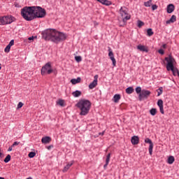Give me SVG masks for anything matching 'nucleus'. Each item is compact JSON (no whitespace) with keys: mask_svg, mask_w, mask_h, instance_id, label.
Returning a JSON list of instances; mask_svg holds the SVG:
<instances>
[{"mask_svg":"<svg viewBox=\"0 0 179 179\" xmlns=\"http://www.w3.org/2000/svg\"><path fill=\"white\" fill-rule=\"evenodd\" d=\"M42 38L45 41H52L58 44V43H62L66 40V34L62 32H59L55 29H48L42 31Z\"/></svg>","mask_w":179,"mask_h":179,"instance_id":"nucleus-1","label":"nucleus"},{"mask_svg":"<svg viewBox=\"0 0 179 179\" xmlns=\"http://www.w3.org/2000/svg\"><path fill=\"white\" fill-rule=\"evenodd\" d=\"M76 107L80 110V115H87L92 107V102L87 99H81L76 104Z\"/></svg>","mask_w":179,"mask_h":179,"instance_id":"nucleus-2","label":"nucleus"},{"mask_svg":"<svg viewBox=\"0 0 179 179\" xmlns=\"http://www.w3.org/2000/svg\"><path fill=\"white\" fill-rule=\"evenodd\" d=\"M34 6H25L21 9V16L27 22H31L34 20Z\"/></svg>","mask_w":179,"mask_h":179,"instance_id":"nucleus-3","label":"nucleus"},{"mask_svg":"<svg viewBox=\"0 0 179 179\" xmlns=\"http://www.w3.org/2000/svg\"><path fill=\"white\" fill-rule=\"evenodd\" d=\"M34 19L45 17V10L40 6H34Z\"/></svg>","mask_w":179,"mask_h":179,"instance_id":"nucleus-4","label":"nucleus"},{"mask_svg":"<svg viewBox=\"0 0 179 179\" xmlns=\"http://www.w3.org/2000/svg\"><path fill=\"white\" fill-rule=\"evenodd\" d=\"M15 19L12 15H7L3 17H0V26H5L6 24H10L13 23Z\"/></svg>","mask_w":179,"mask_h":179,"instance_id":"nucleus-5","label":"nucleus"},{"mask_svg":"<svg viewBox=\"0 0 179 179\" xmlns=\"http://www.w3.org/2000/svg\"><path fill=\"white\" fill-rule=\"evenodd\" d=\"M53 71L54 70H52V67L51 66V62H48L42 67L41 73L44 76V75H50Z\"/></svg>","mask_w":179,"mask_h":179,"instance_id":"nucleus-6","label":"nucleus"},{"mask_svg":"<svg viewBox=\"0 0 179 179\" xmlns=\"http://www.w3.org/2000/svg\"><path fill=\"white\" fill-rule=\"evenodd\" d=\"M165 61L167 62L166 69L167 71H170V69H171L174 66V62H176V59H174V57L169 55L168 57H165Z\"/></svg>","mask_w":179,"mask_h":179,"instance_id":"nucleus-7","label":"nucleus"},{"mask_svg":"<svg viewBox=\"0 0 179 179\" xmlns=\"http://www.w3.org/2000/svg\"><path fill=\"white\" fill-rule=\"evenodd\" d=\"M120 14L121 15L122 17V21L124 22H127V20H129L131 19V15H128V13L127 12V10H125V8L121 7L120 10Z\"/></svg>","mask_w":179,"mask_h":179,"instance_id":"nucleus-8","label":"nucleus"},{"mask_svg":"<svg viewBox=\"0 0 179 179\" xmlns=\"http://www.w3.org/2000/svg\"><path fill=\"white\" fill-rule=\"evenodd\" d=\"M152 92L149 90H142L141 92L138 94V99L140 101H142L143 99H148L150 96Z\"/></svg>","mask_w":179,"mask_h":179,"instance_id":"nucleus-9","label":"nucleus"},{"mask_svg":"<svg viewBox=\"0 0 179 179\" xmlns=\"http://www.w3.org/2000/svg\"><path fill=\"white\" fill-rule=\"evenodd\" d=\"M145 143H149V154L150 155V156H152V155H153V142H152V140H150V138H147L145 139Z\"/></svg>","mask_w":179,"mask_h":179,"instance_id":"nucleus-10","label":"nucleus"},{"mask_svg":"<svg viewBox=\"0 0 179 179\" xmlns=\"http://www.w3.org/2000/svg\"><path fill=\"white\" fill-rule=\"evenodd\" d=\"M108 57H110V59H111L112 62H113V66H115L116 64H117V61L115 60V58L114 57V53L113 52V50H111L110 48H108Z\"/></svg>","mask_w":179,"mask_h":179,"instance_id":"nucleus-11","label":"nucleus"},{"mask_svg":"<svg viewBox=\"0 0 179 179\" xmlns=\"http://www.w3.org/2000/svg\"><path fill=\"white\" fill-rule=\"evenodd\" d=\"M137 50L139 51H142V52H149V49L148 46H145L143 45H137Z\"/></svg>","mask_w":179,"mask_h":179,"instance_id":"nucleus-12","label":"nucleus"},{"mask_svg":"<svg viewBox=\"0 0 179 179\" xmlns=\"http://www.w3.org/2000/svg\"><path fill=\"white\" fill-rule=\"evenodd\" d=\"M157 106L159 108V111L162 114H164V109L163 108V100L159 99L157 101Z\"/></svg>","mask_w":179,"mask_h":179,"instance_id":"nucleus-13","label":"nucleus"},{"mask_svg":"<svg viewBox=\"0 0 179 179\" xmlns=\"http://www.w3.org/2000/svg\"><path fill=\"white\" fill-rule=\"evenodd\" d=\"M73 165V161H72L71 162H69L66 166H64V168L63 169L62 171L63 173H66V171H68L69 170V169H71V167H72V166Z\"/></svg>","mask_w":179,"mask_h":179,"instance_id":"nucleus-14","label":"nucleus"},{"mask_svg":"<svg viewBox=\"0 0 179 179\" xmlns=\"http://www.w3.org/2000/svg\"><path fill=\"white\" fill-rule=\"evenodd\" d=\"M131 143L132 145H138L139 143V137L138 136H134L131 137Z\"/></svg>","mask_w":179,"mask_h":179,"instance_id":"nucleus-15","label":"nucleus"},{"mask_svg":"<svg viewBox=\"0 0 179 179\" xmlns=\"http://www.w3.org/2000/svg\"><path fill=\"white\" fill-rule=\"evenodd\" d=\"M169 71H171L173 76H179L178 69L173 66V67H172V69H169Z\"/></svg>","mask_w":179,"mask_h":179,"instance_id":"nucleus-16","label":"nucleus"},{"mask_svg":"<svg viewBox=\"0 0 179 179\" xmlns=\"http://www.w3.org/2000/svg\"><path fill=\"white\" fill-rule=\"evenodd\" d=\"M176 7L173 4H169L167 6V13H173L174 12V9Z\"/></svg>","mask_w":179,"mask_h":179,"instance_id":"nucleus-17","label":"nucleus"},{"mask_svg":"<svg viewBox=\"0 0 179 179\" xmlns=\"http://www.w3.org/2000/svg\"><path fill=\"white\" fill-rule=\"evenodd\" d=\"M41 142L42 143H45V144L50 143V142H51V137L50 136L43 137L41 139Z\"/></svg>","mask_w":179,"mask_h":179,"instance_id":"nucleus-18","label":"nucleus"},{"mask_svg":"<svg viewBox=\"0 0 179 179\" xmlns=\"http://www.w3.org/2000/svg\"><path fill=\"white\" fill-rule=\"evenodd\" d=\"M96 1L102 3V5H106V6H110V5H111V1L108 0H96Z\"/></svg>","mask_w":179,"mask_h":179,"instance_id":"nucleus-19","label":"nucleus"},{"mask_svg":"<svg viewBox=\"0 0 179 179\" xmlns=\"http://www.w3.org/2000/svg\"><path fill=\"white\" fill-rule=\"evenodd\" d=\"M177 17L176 15H172L170 20L166 21V24H170V23H174V22H176Z\"/></svg>","mask_w":179,"mask_h":179,"instance_id":"nucleus-20","label":"nucleus"},{"mask_svg":"<svg viewBox=\"0 0 179 179\" xmlns=\"http://www.w3.org/2000/svg\"><path fill=\"white\" fill-rule=\"evenodd\" d=\"M111 157V154L109 153L106 156V164L103 165L104 169H107V166H108V163H110V159Z\"/></svg>","mask_w":179,"mask_h":179,"instance_id":"nucleus-21","label":"nucleus"},{"mask_svg":"<svg viewBox=\"0 0 179 179\" xmlns=\"http://www.w3.org/2000/svg\"><path fill=\"white\" fill-rule=\"evenodd\" d=\"M120 100H121V95H120L119 94H115L113 96L114 103H118V101H120Z\"/></svg>","mask_w":179,"mask_h":179,"instance_id":"nucleus-22","label":"nucleus"},{"mask_svg":"<svg viewBox=\"0 0 179 179\" xmlns=\"http://www.w3.org/2000/svg\"><path fill=\"white\" fill-rule=\"evenodd\" d=\"M80 78L78 77L76 79V78H73L71 80V83H72V85H76L77 83H80Z\"/></svg>","mask_w":179,"mask_h":179,"instance_id":"nucleus-23","label":"nucleus"},{"mask_svg":"<svg viewBox=\"0 0 179 179\" xmlns=\"http://www.w3.org/2000/svg\"><path fill=\"white\" fill-rule=\"evenodd\" d=\"M73 97H80L82 95V92L76 90L72 93Z\"/></svg>","mask_w":179,"mask_h":179,"instance_id":"nucleus-24","label":"nucleus"},{"mask_svg":"<svg viewBox=\"0 0 179 179\" xmlns=\"http://www.w3.org/2000/svg\"><path fill=\"white\" fill-rule=\"evenodd\" d=\"M97 86V83L96 80H93L90 85H89V89H94Z\"/></svg>","mask_w":179,"mask_h":179,"instance_id":"nucleus-25","label":"nucleus"},{"mask_svg":"<svg viewBox=\"0 0 179 179\" xmlns=\"http://www.w3.org/2000/svg\"><path fill=\"white\" fill-rule=\"evenodd\" d=\"M126 93L127 94H132L134 93V87H129L126 89Z\"/></svg>","mask_w":179,"mask_h":179,"instance_id":"nucleus-26","label":"nucleus"},{"mask_svg":"<svg viewBox=\"0 0 179 179\" xmlns=\"http://www.w3.org/2000/svg\"><path fill=\"white\" fill-rule=\"evenodd\" d=\"M174 157L173 156H170L169 158H168V161H167V163L169 164H173V163H174Z\"/></svg>","mask_w":179,"mask_h":179,"instance_id":"nucleus-27","label":"nucleus"},{"mask_svg":"<svg viewBox=\"0 0 179 179\" xmlns=\"http://www.w3.org/2000/svg\"><path fill=\"white\" fill-rule=\"evenodd\" d=\"M144 6L146 8H150V6H152V0H149L148 1L144 2Z\"/></svg>","mask_w":179,"mask_h":179,"instance_id":"nucleus-28","label":"nucleus"},{"mask_svg":"<svg viewBox=\"0 0 179 179\" xmlns=\"http://www.w3.org/2000/svg\"><path fill=\"white\" fill-rule=\"evenodd\" d=\"M147 35L148 36V37H151V36H153V30L152 29H148L147 30Z\"/></svg>","mask_w":179,"mask_h":179,"instance_id":"nucleus-29","label":"nucleus"},{"mask_svg":"<svg viewBox=\"0 0 179 179\" xmlns=\"http://www.w3.org/2000/svg\"><path fill=\"white\" fill-rule=\"evenodd\" d=\"M157 96H161V94H163V87H160L158 90H157Z\"/></svg>","mask_w":179,"mask_h":179,"instance_id":"nucleus-30","label":"nucleus"},{"mask_svg":"<svg viewBox=\"0 0 179 179\" xmlns=\"http://www.w3.org/2000/svg\"><path fill=\"white\" fill-rule=\"evenodd\" d=\"M150 113L151 114V115H155V114L157 113V110H156V108H152L150 110Z\"/></svg>","mask_w":179,"mask_h":179,"instance_id":"nucleus-31","label":"nucleus"},{"mask_svg":"<svg viewBox=\"0 0 179 179\" xmlns=\"http://www.w3.org/2000/svg\"><path fill=\"white\" fill-rule=\"evenodd\" d=\"M10 155H8L4 159V163H9L10 162Z\"/></svg>","mask_w":179,"mask_h":179,"instance_id":"nucleus-32","label":"nucleus"},{"mask_svg":"<svg viewBox=\"0 0 179 179\" xmlns=\"http://www.w3.org/2000/svg\"><path fill=\"white\" fill-rule=\"evenodd\" d=\"M136 93H137V94H141V93H142V88L141 87H137L136 88Z\"/></svg>","mask_w":179,"mask_h":179,"instance_id":"nucleus-33","label":"nucleus"},{"mask_svg":"<svg viewBox=\"0 0 179 179\" xmlns=\"http://www.w3.org/2000/svg\"><path fill=\"white\" fill-rule=\"evenodd\" d=\"M28 156H29V157H30V159H33V157H34V156H36V152H31L29 153Z\"/></svg>","mask_w":179,"mask_h":179,"instance_id":"nucleus-34","label":"nucleus"},{"mask_svg":"<svg viewBox=\"0 0 179 179\" xmlns=\"http://www.w3.org/2000/svg\"><path fill=\"white\" fill-rule=\"evenodd\" d=\"M75 59L77 62H81L82 61V57L80 56H76Z\"/></svg>","mask_w":179,"mask_h":179,"instance_id":"nucleus-35","label":"nucleus"},{"mask_svg":"<svg viewBox=\"0 0 179 179\" xmlns=\"http://www.w3.org/2000/svg\"><path fill=\"white\" fill-rule=\"evenodd\" d=\"M10 47H11V46H10L9 45H8L5 48L4 51H5L6 52H9V51H10Z\"/></svg>","mask_w":179,"mask_h":179,"instance_id":"nucleus-36","label":"nucleus"},{"mask_svg":"<svg viewBox=\"0 0 179 179\" xmlns=\"http://www.w3.org/2000/svg\"><path fill=\"white\" fill-rule=\"evenodd\" d=\"M57 104H59V106H61L62 107L64 106V100L62 99H59L58 101H57Z\"/></svg>","mask_w":179,"mask_h":179,"instance_id":"nucleus-37","label":"nucleus"},{"mask_svg":"<svg viewBox=\"0 0 179 179\" xmlns=\"http://www.w3.org/2000/svg\"><path fill=\"white\" fill-rule=\"evenodd\" d=\"M143 24H145V23H143V22L138 20V27H141L142 26H143Z\"/></svg>","mask_w":179,"mask_h":179,"instance_id":"nucleus-38","label":"nucleus"},{"mask_svg":"<svg viewBox=\"0 0 179 179\" xmlns=\"http://www.w3.org/2000/svg\"><path fill=\"white\" fill-rule=\"evenodd\" d=\"M159 54H161V55H164V50L163 49H159L158 50Z\"/></svg>","mask_w":179,"mask_h":179,"instance_id":"nucleus-39","label":"nucleus"},{"mask_svg":"<svg viewBox=\"0 0 179 179\" xmlns=\"http://www.w3.org/2000/svg\"><path fill=\"white\" fill-rule=\"evenodd\" d=\"M23 107V103L19 102L17 104V108H22Z\"/></svg>","mask_w":179,"mask_h":179,"instance_id":"nucleus-40","label":"nucleus"},{"mask_svg":"<svg viewBox=\"0 0 179 179\" xmlns=\"http://www.w3.org/2000/svg\"><path fill=\"white\" fill-rule=\"evenodd\" d=\"M15 44V41L14 40H11L8 44V45L10 47H12V45H13Z\"/></svg>","mask_w":179,"mask_h":179,"instance_id":"nucleus-41","label":"nucleus"},{"mask_svg":"<svg viewBox=\"0 0 179 179\" xmlns=\"http://www.w3.org/2000/svg\"><path fill=\"white\" fill-rule=\"evenodd\" d=\"M152 10H156V9H157V5H156V4L152 5Z\"/></svg>","mask_w":179,"mask_h":179,"instance_id":"nucleus-42","label":"nucleus"},{"mask_svg":"<svg viewBox=\"0 0 179 179\" xmlns=\"http://www.w3.org/2000/svg\"><path fill=\"white\" fill-rule=\"evenodd\" d=\"M17 145H19V142L17 141H15L13 143V144L12 145L13 148L15 147V146H17Z\"/></svg>","mask_w":179,"mask_h":179,"instance_id":"nucleus-43","label":"nucleus"},{"mask_svg":"<svg viewBox=\"0 0 179 179\" xmlns=\"http://www.w3.org/2000/svg\"><path fill=\"white\" fill-rule=\"evenodd\" d=\"M13 149V146L11 145L10 147L8 148V152H12Z\"/></svg>","mask_w":179,"mask_h":179,"instance_id":"nucleus-44","label":"nucleus"},{"mask_svg":"<svg viewBox=\"0 0 179 179\" xmlns=\"http://www.w3.org/2000/svg\"><path fill=\"white\" fill-rule=\"evenodd\" d=\"M94 80H96V82L97 83V79H99V76L98 75H96L94 76Z\"/></svg>","mask_w":179,"mask_h":179,"instance_id":"nucleus-45","label":"nucleus"},{"mask_svg":"<svg viewBox=\"0 0 179 179\" xmlns=\"http://www.w3.org/2000/svg\"><path fill=\"white\" fill-rule=\"evenodd\" d=\"M28 40L31 41V40H34V36H31L28 38Z\"/></svg>","mask_w":179,"mask_h":179,"instance_id":"nucleus-46","label":"nucleus"},{"mask_svg":"<svg viewBox=\"0 0 179 179\" xmlns=\"http://www.w3.org/2000/svg\"><path fill=\"white\" fill-rule=\"evenodd\" d=\"M51 148H52V145L48 146V150H50V149H51Z\"/></svg>","mask_w":179,"mask_h":179,"instance_id":"nucleus-47","label":"nucleus"},{"mask_svg":"<svg viewBox=\"0 0 179 179\" xmlns=\"http://www.w3.org/2000/svg\"><path fill=\"white\" fill-rule=\"evenodd\" d=\"M162 47H163V48H166V44H164V45H162Z\"/></svg>","mask_w":179,"mask_h":179,"instance_id":"nucleus-48","label":"nucleus"},{"mask_svg":"<svg viewBox=\"0 0 179 179\" xmlns=\"http://www.w3.org/2000/svg\"><path fill=\"white\" fill-rule=\"evenodd\" d=\"M2 155H3L2 152H0V157H2Z\"/></svg>","mask_w":179,"mask_h":179,"instance_id":"nucleus-49","label":"nucleus"},{"mask_svg":"<svg viewBox=\"0 0 179 179\" xmlns=\"http://www.w3.org/2000/svg\"><path fill=\"white\" fill-rule=\"evenodd\" d=\"M2 69V67L1 66V64H0V70Z\"/></svg>","mask_w":179,"mask_h":179,"instance_id":"nucleus-50","label":"nucleus"}]
</instances>
